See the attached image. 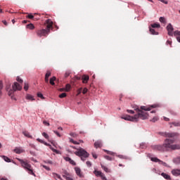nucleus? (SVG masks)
Segmentation results:
<instances>
[{
    "mask_svg": "<svg viewBox=\"0 0 180 180\" xmlns=\"http://www.w3.org/2000/svg\"><path fill=\"white\" fill-rule=\"evenodd\" d=\"M155 108H160V104H153L149 105V107L141 106L140 108L137 107L134 109L136 113L134 116L125 115L122 117V119H124V120H129V122H139V119L146 120V119H148V113L146 112H150L151 109Z\"/></svg>",
    "mask_w": 180,
    "mask_h": 180,
    "instance_id": "f257e3e1",
    "label": "nucleus"
},
{
    "mask_svg": "<svg viewBox=\"0 0 180 180\" xmlns=\"http://www.w3.org/2000/svg\"><path fill=\"white\" fill-rule=\"evenodd\" d=\"M163 136L168 137L164 141L162 145H155L153 146L154 150L158 151H169V150H179V146L174 144L175 143V133H163Z\"/></svg>",
    "mask_w": 180,
    "mask_h": 180,
    "instance_id": "f03ea898",
    "label": "nucleus"
},
{
    "mask_svg": "<svg viewBox=\"0 0 180 180\" xmlns=\"http://www.w3.org/2000/svg\"><path fill=\"white\" fill-rule=\"evenodd\" d=\"M44 25L46 28H42L37 30V35L38 37H43V36H47L50 33V30L53 29V21L51 19H48L45 21Z\"/></svg>",
    "mask_w": 180,
    "mask_h": 180,
    "instance_id": "7ed1b4c3",
    "label": "nucleus"
},
{
    "mask_svg": "<svg viewBox=\"0 0 180 180\" xmlns=\"http://www.w3.org/2000/svg\"><path fill=\"white\" fill-rule=\"evenodd\" d=\"M19 162H20L22 168L26 169L27 171L28 174L30 175H33V176H36V174L33 172V167H32V165L27 162V161H25L22 159H18Z\"/></svg>",
    "mask_w": 180,
    "mask_h": 180,
    "instance_id": "20e7f679",
    "label": "nucleus"
},
{
    "mask_svg": "<svg viewBox=\"0 0 180 180\" xmlns=\"http://www.w3.org/2000/svg\"><path fill=\"white\" fill-rule=\"evenodd\" d=\"M75 154L78 157H81L82 161H85L89 157V153L82 148L77 149V151H75Z\"/></svg>",
    "mask_w": 180,
    "mask_h": 180,
    "instance_id": "39448f33",
    "label": "nucleus"
},
{
    "mask_svg": "<svg viewBox=\"0 0 180 180\" xmlns=\"http://www.w3.org/2000/svg\"><path fill=\"white\" fill-rule=\"evenodd\" d=\"M20 89H22V86H20V84H19V83L18 82H14V84H13V89L9 90L8 95L9 96H12L15 91H20Z\"/></svg>",
    "mask_w": 180,
    "mask_h": 180,
    "instance_id": "423d86ee",
    "label": "nucleus"
},
{
    "mask_svg": "<svg viewBox=\"0 0 180 180\" xmlns=\"http://www.w3.org/2000/svg\"><path fill=\"white\" fill-rule=\"evenodd\" d=\"M167 30L168 32L169 36H174V27H172V25L171 23L168 24L167 26Z\"/></svg>",
    "mask_w": 180,
    "mask_h": 180,
    "instance_id": "0eeeda50",
    "label": "nucleus"
},
{
    "mask_svg": "<svg viewBox=\"0 0 180 180\" xmlns=\"http://www.w3.org/2000/svg\"><path fill=\"white\" fill-rule=\"evenodd\" d=\"M13 151L15 153V154H22V153H25V150H23L20 147H16Z\"/></svg>",
    "mask_w": 180,
    "mask_h": 180,
    "instance_id": "6e6552de",
    "label": "nucleus"
},
{
    "mask_svg": "<svg viewBox=\"0 0 180 180\" xmlns=\"http://www.w3.org/2000/svg\"><path fill=\"white\" fill-rule=\"evenodd\" d=\"M151 161H153L154 162H159L160 164H162V165H167V163L161 161L160 159L157 158H151Z\"/></svg>",
    "mask_w": 180,
    "mask_h": 180,
    "instance_id": "1a4fd4ad",
    "label": "nucleus"
},
{
    "mask_svg": "<svg viewBox=\"0 0 180 180\" xmlns=\"http://www.w3.org/2000/svg\"><path fill=\"white\" fill-rule=\"evenodd\" d=\"M172 174L174 176H180V169H174L172 170Z\"/></svg>",
    "mask_w": 180,
    "mask_h": 180,
    "instance_id": "9d476101",
    "label": "nucleus"
},
{
    "mask_svg": "<svg viewBox=\"0 0 180 180\" xmlns=\"http://www.w3.org/2000/svg\"><path fill=\"white\" fill-rule=\"evenodd\" d=\"M82 80L83 84H86V82L89 81V76L84 75L83 76H82Z\"/></svg>",
    "mask_w": 180,
    "mask_h": 180,
    "instance_id": "9b49d317",
    "label": "nucleus"
},
{
    "mask_svg": "<svg viewBox=\"0 0 180 180\" xmlns=\"http://www.w3.org/2000/svg\"><path fill=\"white\" fill-rule=\"evenodd\" d=\"M102 141H97L94 143L95 148H101L102 147Z\"/></svg>",
    "mask_w": 180,
    "mask_h": 180,
    "instance_id": "f8f14e48",
    "label": "nucleus"
},
{
    "mask_svg": "<svg viewBox=\"0 0 180 180\" xmlns=\"http://www.w3.org/2000/svg\"><path fill=\"white\" fill-rule=\"evenodd\" d=\"M64 160H65L66 161H68V162H70V164H71L72 165H76V163L75 162L74 160H72L71 159V158H69V157H65L64 158Z\"/></svg>",
    "mask_w": 180,
    "mask_h": 180,
    "instance_id": "ddd939ff",
    "label": "nucleus"
},
{
    "mask_svg": "<svg viewBox=\"0 0 180 180\" xmlns=\"http://www.w3.org/2000/svg\"><path fill=\"white\" fill-rule=\"evenodd\" d=\"M75 170L77 175L81 178L82 176V174H81V169L79 167H75Z\"/></svg>",
    "mask_w": 180,
    "mask_h": 180,
    "instance_id": "4468645a",
    "label": "nucleus"
},
{
    "mask_svg": "<svg viewBox=\"0 0 180 180\" xmlns=\"http://www.w3.org/2000/svg\"><path fill=\"white\" fill-rule=\"evenodd\" d=\"M22 134H24V136L28 139H33V136L30 135V133H29L27 131H22Z\"/></svg>",
    "mask_w": 180,
    "mask_h": 180,
    "instance_id": "2eb2a0df",
    "label": "nucleus"
},
{
    "mask_svg": "<svg viewBox=\"0 0 180 180\" xmlns=\"http://www.w3.org/2000/svg\"><path fill=\"white\" fill-rule=\"evenodd\" d=\"M26 18H28V19H33L34 20H39V18H34V16L33 14H32V13L27 14V15H26Z\"/></svg>",
    "mask_w": 180,
    "mask_h": 180,
    "instance_id": "dca6fc26",
    "label": "nucleus"
},
{
    "mask_svg": "<svg viewBox=\"0 0 180 180\" xmlns=\"http://www.w3.org/2000/svg\"><path fill=\"white\" fill-rule=\"evenodd\" d=\"M56 79H57V78L55 76L51 77L49 80V83L51 84V85H52V86L56 85V83L54 82V81H56Z\"/></svg>",
    "mask_w": 180,
    "mask_h": 180,
    "instance_id": "f3484780",
    "label": "nucleus"
},
{
    "mask_svg": "<svg viewBox=\"0 0 180 180\" xmlns=\"http://www.w3.org/2000/svg\"><path fill=\"white\" fill-rule=\"evenodd\" d=\"M27 29H29L30 30H34V25H33L32 23L27 25Z\"/></svg>",
    "mask_w": 180,
    "mask_h": 180,
    "instance_id": "a211bd4d",
    "label": "nucleus"
},
{
    "mask_svg": "<svg viewBox=\"0 0 180 180\" xmlns=\"http://www.w3.org/2000/svg\"><path fill=\"white\" fill-rule=\"evenodd\" d=\"M151 27L153 29H158V28L161 27V25H160V24L154 23V24L151 25Z\"/></svg>",
    "mask_w": 180,
    "mask_h": 180,
    "instance_id": "6ab92c4d",
    "label": "nucleus"
},
{
    "mask_svg": "<svg viewBox=\"0 0 180 180\" xmlns=\"http://www.w3.org/2000/svg\"><path fill=\"white\" fill-rule=\"evenodd\" d=\"M101 168L103 169L105 172H110V169H109L106 166L101 165Z\"/></svg>",
    "mask_w": 180,
    "mask_h": 180,
    "instance_id": "aec40b11",
    "label": "nucleus"
},
{
    "mask_svg": "<svg viewBox=\"0 0 180 180\" xmlns=\"http://www.w3.org/2000/svg\"><path fill=\"white\" fill-rule=\"evenodd\" d=\"M162 176H163L165 179H171V176L165 173H162Z\"/></svg>",
    "mask_w": 180,
    "mask_h": 180,
    "instance_id": "412c9836",
    "label": "nucleus"
},
{
    "mask_svg": "<svg viewBox=\"0 0 180 180\" xmlns=\"http://www.w3.org/2000/svg\"><path fill=\"white\" fill-rule=\"evenodd\" d=\"M70 89H71V85L70 84H66L65 88V92H70Z\"/></svg>",
    "mask_w": 180,
    "mask_h": 180,
    "instance_id": "4be33fe9",
    "label": "nucleus"
},
{
    "mask_svg": "<svg viewBox=\"0 0 180 180\" xmlns=\"http://www.w3.org/2000/svg\"><path fill=\"white\" fill-rule=\"evenodd\" d=\"M26 99H27L28 101H34V98H33V96L27 94L26 96Z\"/></svg>",
    "mask_w": 180,
    "mask_h": 180,
    "instance_id": "5701e85b",
    "label": "nucleus"
},
{
    "mask_svg": "<svg viewBox=\"0 0 180 180\" xmlns=\"http://www.w3.org/2000/svg\"><path fill=\"white\" fill-rule=\"evenodd\" d=\"M1 158H3V160H4V161H6V162H11V159H9V158H8L5 155H2Z\"/></svg>",
    "mask_w": 180,
    "mask_h": 180,
    "instance_id": "b1692460",
    "label": "nucleus"
},
{
    "mask_svg": "<svg viewBox=\"0 0 180 180\" xmlns=\"http://www.w3.org/2000/svg\"><path fill=\"white\" fill-rule=\"evenodd\" d=\"M150 32L151 34H158V32H155V29L150 28Z\"/></svg>",
    "mask_w": 180,
    "mask_h": 180,
    "instance_id": "393cba45",
    "label": "nucleus"
},
{
    "mask_svg": "<svg viewBox=\"0 0 180 180\" xmlns=\"http://www.w3.org/2000/svg\"><path fill=\"white\" fill-rule=\"evenodd\" d=\"M159 20H160V22H161V23H167V20H165V18H164V17H160Z\"/></svg>",
    "mask_w": 180,
    "mask_h": 180,
    "instance_id": "a878e982",
    "label": "nucleus"
},
{
    "mask_svg": "<svg viewBox=\"0 0 180 180\" xmlns=\"http://www.w3.org/2000/svg\"><path fill=\"white\" fill-rule=\"evenodd\" d=\"M24 89L25 91H27L29 89V84L26 82L24 83Z\"/></svg>",
    "mask_w": 180,
    "mask_h": 180,
    "instance_id": "bb28decb",
    "label": "nucleus"
},
{
    "mask_svg": "<svg viewBox=\"0 0 180 180\" xmlns=\"http://www.w3.org/2000/svg\"><path fill=\"white\" fill-rule=\"evenodd\" d=\"M51 76V72H50V71H47L46 72V75H45V77L46 78H49V77H50Z\"/></svg>",
    "mask_w": 180,
    "mask_h": 180,
    "instance_id": "cd10ccee",
    "label": "nucleus"
},
{
    "mask_svg": "<svg viewBox=\"0 0 180 180\" xmlns=\"http://www.w3.org/2000/svg\"><path fill=\"white\" fill-rule=\"evenodd\" d=\"M45 162H46V164H51L52 165H56V163L53 162V161H51V160H46Z\"/></svg>",
    "mask_w": 180,
    "mask_h": 180,
    "instance_id": "c85d7f7f",
    "label": "nucleus"
},
{
    "mask_svg": "<svg viewBox=\"0 0 180 180\" xmlns=\"http://www.w3.org/2000/svg\"><path fill=\"white\" fill-rule=\"evenodd\" d=\"M42 136L45 138V139H46V140H49V134H47V133H46V132H44V133H42Z\"/></svg>",
    "mask_w": 180,
    "mask_h": 180,
    "instance_id": "c756f323",
    "label": "nucleus"
},
{
    "mask_svg": "<svg viewBox=\"0 0 180 180\" xmlns=\"http://www.w3.org/2000/svg\"><path fill=\"white\" fill-rule=\"evenodd\" d=\"M38 98H40L41 99H44V96L41 93H37Z\"/></svg>",
    "mask_w": 180,
    "mask_h": 180,
    "instance_id": "7c9ffc66",
    "label": "nucleus"
},
{
    "mask_svg": "<svg viewBox=\"0 0 180 180\" xmlns=\"http://www.w3.org/2000/svg\"><path fill=\"white\" fill-rule=\"evenodd\" d=\"M65 96H67L66 93H62L61 94L59 95V98H65Z\"/></svg>",
    "mask_w": 180,
    "mask_h": 180,
    "instance_id": "2f4dec72",
    "label": "nucleus"
},
{
    "mask_svg": "<svg viewBox=\"0 0 180 180\" xmlns=\"http://www.w3.org/2000/svg\"><path fill=\"white\" fill-rule=\"evenodd\" d=\"M146 147H147V145H146V143H142L140 144V148H146Z\"/></svg>",
    "mask_w": 180,
    "mask_h": 180,
    "instance_id": "473e14b6",
    "label": "nucleus"
},
{
    "mask_svg": "<svg viewBox=\"0 0 180 180\" xmlns=\"http://www.w3.org/2000/svg\"><path fill=\"white\" fill-rule=\"evenodd\" d=\"M16 81H18V82H20V84L23 83V80L22 79H20V77H17Z\"/></svg>",
    "mask_w": 180,
    "mask_h": 180,
    "instance_id": "72a5a7b5",
    "label": "nucleus"
},
{
    "mask_svg": "<svg viewBox=\"0 0 180 180\" xmlns=\"http://www.w3.org/2000/svg\"><path fill=\"white\" fill-rule=\"evenodd\" d=\"M104 158H105V160H108V161H112V158L110 156L105 155L104 156Z\"/></svg>",
    "mask_w": 180,
    "mask_h": 180,
    "instance_id": "f704fd0d",
    "label": "nucleus"
},
{
    "mask_svg": "<svg viewBox=\"0 0 180 180\" xmlns=\"http://www.w3.org/2000/svg\"><path fill=\"white\" fill-rule=\"evenodd\" d=\"M158 120V117H154L152 120L151 122H153V123H155Z\"/></svg>",
    "mask_w": 180,
    "mask_h": 180,
    "instance_id": "c9c22d12",
    "label": "nucleus"
},
{
    "mask_svg": "<svg viewBox=\"0 0 180 180\" xmlns=\"http://www.w3.org/2000/svg\"><path fill=\"white\" fill-rule=\"evenodd\" d=\"M174 162H176V164H180V157L174 159Z\"/></svg>",
    "mask_w": 180,
    "mask_h": 180,
    "instance_id": "e433bc0d",
    "label": "nucleus"
},
{
    "mask_svg": "<svg viewBox=\"0 0 180 180\" xmlns=\"http://www.w3.org/2000/svg\"><path fill=\"white\" fill-rule=\"evenodd\" d=\"M118 158H124V160H128L129 159V158H127L126 156H124V155H119Z\"/></svg>",
    "mask_w": 180,
    "mask_h": 180,
    "instance_id": "4c0bfd02",
    "label": "nucleus"
},
{
    "mask_svg": "<svg viewBox=\"0 0 180 180\" xmlns=\"http://www.w3.org/2000/svg\"><path fill=\"white\" fill-rule=\"evenodd\" d=\"M127 112H128V113H130L131 115H134V110H127Z\"/></svg>",
    "mask_w": 180,
    "mask_h": 180,
    "instance_id": "58836bf2",
    "label": "nucleus"
},
{
    "mask_svg": "<svg viewBox=\"0 0 180 180\" xmlns=\"http://www.w3.org/2000/svg\"><path fill=\"white\" fill-rule=\"evenodd\" d=\"M70 143H72L73 144H79V142H77L76 141H74L73 139L70 140Z\"/></svg>",
    "mask_w": 180,
    "mask_h": 180,
    "instance_id": "ea45409f",
    "label": "nucleus"
},
{
    "mask_svg": "<svg viewBox=\"0 0 180 180\" xmlns=\"http://www.w3.org/2000/svg\"><path fill=\"white\" fill-rule=\"evenodd\" d=\"M43 168H44V169H46V171H51V169H50V167L46 166V165H42Z\"/></svg>",
    "mask_w": 180,
    "mask_h": 180,
    "instance_id": "a19ab883",
    "label": "nucleus"
},
{
    "mask_svg": "<svg viewBox=\"0 0 180 180\" xmlns=\"http://www.w3.org/2000/svg\"><path fill=\"white\" fill-rule=\"evenodd\" d=\"M70 74H71V72H66L65 73V78H68V77H70Z\"/></svg>",
    "mask_w": 180,
    "mask_h": 180,
    "instance_id": "79ce46f5",
    "label": "nucleus"
},
{
    "mask_svg": "<svg viewBox=\"0 0 180 180\" xmlns=\"http://www.w3.org/2000/svg\"><path fill=\"white\" fill-rule=\"evenodd\" d=\"M174 34V36H180V31H175Z\"/></svg>",
    "mask_w": 180,
    "mask_h": 180,
    "instance_id": "37998d69",
    "label": "nucleus"
},
{
    "mask_svg": "<svg viewBox=\"0 0 180 180\" xmlns=\"http://www.w3.org/2000/svg\"><path fill=\"white\" fill-rule=\"evenodd\" d=\"M88 92V89H86V88H84V89H83V91H82V94H84V95H85V94H86Z\"/></svg>",
    "mask_w": 180,
    "mask_h": 180,
    "instance_id": "c03bdc74",
    "label": "nucleus"
},
{
    "mask_svg": "<svg viewBox=\"0 0 180 180\" xmlns=\"http://www.w3.org/2000/svg\"><path fill=\"white\" fill-rule=\"evenodd\" d=\"M107 152V154H109L110 155H115V153L110 152L109 150H105Z\"/></svg>",
    "mask_w": 180,
    "mask_h": 180,
    "instance_id": "a18cd8bd",
    "label": "nucleus"
},
{
    "mask_svg": "<svg viewBox=\"0 0 180 180\" xmlns=\"http://www.w3.org/2000/svg\"><path fill=\"white\" fill-rule=\"evenodd\" d=\"M92 157H93L94 158H95V160H96V158H98V155H97L96 153H92Z\"/></svg>",
    "mask_w": 180,
    "mask_h": 180,
    "instance_id": "49530a36",
    "label": "nucleus"
},
{
    "mask_svg": "<svg viewBox=\"0 0 180 180\" xmlns=\"http://www.w3.org/2000/svg\"><path fill=\"white\" fill-rule=\"evenodd\" d=\"M86 164L87 167H91V166H92V163H91L90 161H87V162H86Z\"/></svg>",
    "mask_w": 180,
    "mask_h": 180,
    "instance_id": "de8ad7c7",
    "label": "nucleus"
},
{
    "mask_svg": "<svg viewBox=\"0 0 180 180\" xmlns=\"http://www.w3.org/2000/svg\"><path fill=\"white\" fill-rule=\"evenodd\" d=\"M37 141H39V143H41V144H44V141H43V140H41V139H37Z\"/></svg>",
    "mask_w": 180,
    "mask_h": 180,
    "instance_id": "09e8293b",
    "label": "nucleus"
},
{
    "mask_svg": "<svg viewBox=\"0 0 180 180\" xmlns=\"http://www.w3.org/2000/svg\"><path fill=\"white\" fill-rule=\"evenodd\" d=\"M2 88H4V84L2 83V81H0V91H2Z\"/></svg>",
    "mask_w": 180,
    "mask_h": 180,
    "instance_id": "8fccbe9b",
    "label": "nucleus"
},
{
    "mask_svg": "<svg viewBox=\"0 0 180 180\" xmlns=\"http://www.w3.org/2000/svg\"><path fill=\"white\" fill-rule=\"evenodd\" d=\"M53 132L55 133V134H56V136H58V137H61V135L60 134V133H58V131H53Z\"/></svg>",
    "mask_w": 180,
    "mask_h": 180,
    "instance_id": "3c124183",
    "label": "nucleus"
},
{
    "mask_svg": "<svg viewBox=\"0 0 180 180\" xmlns=\"http://www.w3.org/2000/svg\"><path fill=\"white\" fill-rule=\"evenodd\" d=\"M160 2H162V4H165V5H168V1H166V0H160Z\"/></svg>",
    "mask_w": 180,
    "mask_h": 180,
    "instance_id": "603ef678",
    "label": "nucleus"
},
{
    "mask_svg": "<svg viewBox=\"0 0 180 180\" xmlns=\"http://www.w3.org/2000/svg\"><path fill=\"white\" fill-rule=\"evenodd\" d=\"M44 124H45V126H50V123L47 122V121L44 120L43 122Z\"/></svg>",
    "mask_w": 180,
    "mask_h": 180,
    "instance_id": "864d4df0",
    "label": "nucleus"
},
{
    "mask_svg": "<svg viewBox=\"0 0 180 180\" xmlns=\"http://www.w3.org/2000/svg\"><path fill=\"white\" fill-rule=\"evenodd\" d=\"M70 136H71L72 137H77V134H75V133H74V132H72V133H70Z\"/></svg>",
    "mask_w": 180,
    "mask_h": 180,
    "instance_id": "5fc2aeb1",
    "label": "nucleus"
},
{
    "mask_svg": "<svg viewBox=\"0 0 180 180\" xmlns=\"http://www.w3.org/2000/svg\"><path fill=\"white\" fill-rule=\"evenodd\" d=\"M172 124H174V126H176V127L180 126L179 122H173Z\"/></svg>",
    "mask_w": 180,
    "mask_h": 180,
    "instance_id": "6e6d98bb",
    "label": "nucleus"
},
{
    "mask_svg": "<svg viewBox=\"0 0 180 180\" xmlns=\"http://www.w3.org/2000/svg\"><path fill=\"white\" fill-rule=\"evenodd\" d=\"M2 23H4V25H5V26H8V22H6V20H3Z\"/></svg>",
    "mask_w": 180,
    "mask_h": 180,
    "instance_id": "4d7b16f0",
    "label": "nucleus"
},
{
    "mask_svg": "<svg viewBox=\"0 0 180 180\" xmlns=\"http://www.w3.org/2000/svg\"><path fill=\"white\" fill-rule=\"evenodd\" d=\"M167 44H169V46H171L172 44V41H167Z\"/></svg>",
    "mask_w": 180,
    "mask_h": 180,
    "instance_id": "13d9d810",
    "label": "nucleus"
},
{
    "mask_svg": "<svg viewBox=\"0 0 180 180\" xmlns=\"http://www.w3.org/2000/svg\"><path fill=\"white\" fill-rule=\"evenodd\" d=\"M45 82L49 84V77H45Z\"/></svg>",
    "mask_w": 180,
    "mask_h": 180,
    "instance_id": "bf43d9fd",
    "label": "nucleus"
},
{
    "mask_svg": "<svg viewBox=\"0 0 180 180\" xmlns=\"http://www.w3.org/2000/svg\"><path fill=\"white\" fill-rule=\"evenodd\" d=\"M65 179H66L67 180H74V179H72V178L68 177V176H65Z\"/></svg>",
    "mask_w": 180,
    "mask_h": 180,
    "instance_id": "052dcab7",
    "label": "nucleus"
},
{
    "mask_svg": "<svg viewBox=\"0 0 180 180\" xmlns=\"http://www.w3.org/2000/svg\"><path fill=\"white\" fill-rule=\"evenodd\" d=\"M164 120H165V122H169V118H167L165 117Z\"/></svg>",
    "mask_w": 180,
    "mask_h": 180,
    "instance_id": "680f3d73",
    "label": "nucleus"
},
{
    "mask_svg": "<svg viewBox=\"0 0 180 180\" xmlns=\"http://www.w3.org/2000/svg\"><path fill=\"white\" fill-rule=\"evenodd\" d=\"M51 150L52 151H53V153H57V150H56V149H54V148H51Z\"/></svg>",
    "mask_w": 180,
    "mask_h": 180,
    "instance_id": "e2e57ef3",
    "label": "nucleus"
},
{
    "mask_svg": "<svg viewBox=\"0 0 180 180\" xmlns=\"http://www.w3.org/2000/svg\"><path fill=\"white\" fill-rule=\"evenodd\" d=\"M56 177L58 178V179H61V176L58 174H56Z\"/></svg>",
    "mask_w": 180,
    "mask_h": 180,
    "instance_id": "0e129e2a",
    "label": "nucleus"
},
{
    "mask_svg": "<svg viewBox=\"0 0 180 180\" xmlns=\"http://www.w3.org/2000/svg\"><path fill=\"white\" fill-rule=\"evenodd\" d=\"M60 92L65 91V89H60Z\"/></svg>",
    "mask_w": 180,
    "mask_h": 180,
    "instance_id": "69168bd1",
    "label": "nucleus"
},
{
    "mask_svg": "<svg viewBox=\"0 0 180 180\" xmlns=\"http://www.w3.org/2000/svg\"><path fill=\"white\" fill-rule=\"evenodd\" d=\"M44 146H50L49 143H47L46 141L44 143Z\"/></svg>",
    "mask_w": 180,
    "mask_h": 180,
    "instance_id": "338daca9",
    "label": "nucleus"
},
{
    "mask_svg": "<svg viewBox=\"0 0 180 180\" xmlns=\"http://www.w3.org/2000/svg\"><path fill=\"white\" fill-rule=\"evenodd\" d=\"M58 130L63 131V127H58Z\"/></svg>",
    "mask_w": 180,
    "mask_h": 180,
    "instance_id": "774afa93",
    "label": "nucleus"
}]
</instances>
